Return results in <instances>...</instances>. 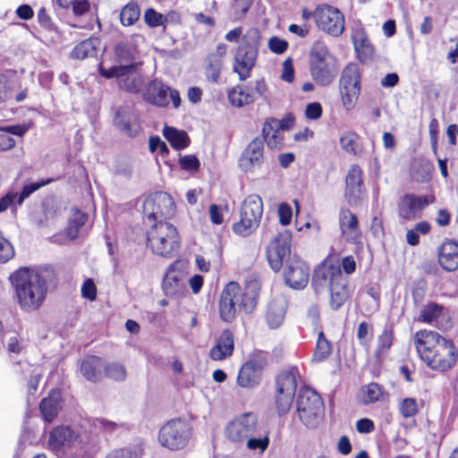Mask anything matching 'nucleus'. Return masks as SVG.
<instances>
[{"label":"nucleus","mask_w":458,"mask_h":458,"mask_svg":"<svg viewBox=\"0 0 458 458\" xmlns=\"http://www.w3.org/2000/svg\"><path fill=\"white\" fill-rule=\"evenodd\" d=\"M148 149L151 153L158 152V154L162 157L164 159L165 165L167 166H172V163L170 160L166 159L167 155L169 154L170 150L167 147L166 143L162 140V139L157 135L150 136L148 139Z\"/></svg>","instance_id":"nucleus-46"},{"label":"nucleus","mask_w":458,"mask_h":458,"mask_svg":"<svg viewBox=\"0 0 458 458\" xmlns=\"http://www.w3.org/2000/svg\"><path fill=\"white\" fill-rule=\"evenodd\" d=\"M416 180L427 181L430 177L431 165L428 162H417L412 166Z\"/></svg>","instance_id":"nucleus-56"},{"label":"nucleus","mask_w":458,"mask_h":458,"mask_svg":"<svg viewBox=\"0 0 458 458\" xmlns=\"http://www.w3.org/2000/svg\"><path fill=\"white\" fill-rule=\"evenodd\" d=\"M227 51L226 45L220 43L217 45L216 52L208 55L205 66V75L208 81L217 82L222 67L223 56Z\"/></svg>","instance_id":"nucleus-26"},{"label":"nucleus","mask_w":458,"mask_h":458,"mask_svg":"<svg viewBox=\"0 0 458 458\" xmlns=\"http://www.w3.org/2000/svg\"><path fill=\"white\" fill-rule=\"evenodd\" d=\"M114 123L117 129L131 138L138 134L139 125L132 123V114L128 106L117 107L114 117Z\"/></svg>","instance_id":"nucleus-27"},{"label":"nucleus","mask_w":458,"mask_h":458,"mask_svg":"<svg viewBox=\"0 0 458 458\" xmlns=\"http://www.w3.org/2000/svg\"><path fill=\"white\" fill-rule=\"evenodd\" d=\"M353 44L355 49L358 53L362 49L366 54H370L372 52V46L369 43V40L363 34H357L353 38Z\"/></svg>","instance_id":"nucleus-62"},{"label":"nucleus","mask_w":458,"mask_h":458,"mask_svg":"<svg viewBox=\"0 0 458 458\" xmlns=\"http://www.w3.org/2000/svg\"><path fill=\"white\" fill-rule=\"evenodd\" d=\"M314 19L318 27L331 36H340L344 30V16L334 6L318 5L314 12Z\"/></svg>","instance_id":"nucleus-14"},{"label":"nucleus","mask_w":458,"mask_h":458,"mask_svg":"<svg viewBox=\"0 0 458 458\" xmlns=\"http://www.w3.org/2000/svg\"><path fill=\"white\" fill-rule=\"evenodd\" d=\"M286 312V301L283 297L275 298L267 307V321L271 328H277L284 319Z\"/></svg>","instance_id":"nucleus-32"},{"label":"nucleus","mask_w":458,"mask_h":458,"mask_svg":"<svg viewBox=\"0 0 458 458\" xmlns=\"http://www.w3.org/2000/svg\"><path fill=\"white\" fill-rule=\"evenodd\" d=\"M106 458H140V452L136 448H123L111 453Z\"/></svg>","instance_id":"nucleus-64"},{"label":"nucleus","mask_w":458,"mask_h":458,"mask_svg":"<svg viewBox=\"0 0 458 458\" xmlns=\"http://www.w3.org/2000/svg\"><path fill=\"white\" fill-rule=\"evenodd\" d=\"M333 347L331 343L326 338L324 333L321 331L318 336L312 360L315 362L324 361L330 356Z\"/></svg>","instance_id":"nucleus-44"},{"label":"nucleus","mask_w":458,"mask_h":458,"mask_svg":"<svg viewBox=\"0 0 458 458\" xmlns=\"http://www.w3.org/2000/svg\"><path fill=\"white\" fill-rule=\"evenodd\" d=\"M339 226L342 235L345 237L347 242L358 243L360 239V232L359 230V221L351 210L343 208L339 213Z\"/></svg>","instance_id":"nucleus-22"},{"label":"nucleus","mask_w":458,"mask_h":458,"mask_svg":"<svg viewBox=\"0 0 458 458\" xmlns=\"http://www.w3.org/2000/svg\"><path fill=\"white\" fill-rule=\"evenodd\" d=\"M18 206L17 192L10 191L0 199V214L9 208L11 209H16Z\"/></svg>","instance_id":"nucleus-57"},{"label":"nucleus","mask_w":458,"mask_h":458,"mask_svg":"<svg viewBox=\"0 0 458 458\" xmlns=\"http://www.w3.org/2000/svg\"><path fill=\"white\" fill-rule=\"evenodd\" d=\"M169 89L170 87L165 84L162 80L154 78L146 84L142 98L148 104L157 107H166L169 105Z\"/></svg>","instance_id":"nucleus-19"},{"label":"nucleus","mask_w":458,"mask_h":458,"mask_svg":"<svg viewBox=\"0 0 458 458\" xmlns=\"http://www.w3.org/2000/svg\"><path fill=\"white\" fill-rule=\"evenodd\" d=\"M187 264L188 263L185 260L176 259L168 267L165 274L178 276L179 279L182 280Z\"/></svg>","instance_id":"nucleus-61"},{"label":"nucleus","mask_w":458,"mask_h":458,"mask_svg":"<svg viewBox=\"0 0 458 458\" xmlns=\"http://www.w3.org/2000/svg\"><path fill=\"white\" fill-rule=\"evenodd\" d=\"M199 160L195 155L182 156L179 154V165L182 170L197 171L199 166Z\"/></svg>","instance_id":"nucleus-55"},{"label":"nucleus","mask_w":458,"mask_h":458,"mask_svg":"<svg viewBox=\"0 0 458 458\" xmlns=\"http://www.w3.org/2000/svg\"><path fill=\"white\" fill-rule=\"evenodd\" d=\"M80 436L69 426H58L52 429L49 434L48 445L55 452L64 447H71L79 443Z\"/></svg>","instance_id":"nucleus-20"},{"label":"nucleus","mask_w":458,"mask_h":458,"mask_svg":"<svg viewBox=\"0 0 458 458\" xmlns=\"http://www.w3.org/2000/svg\"><path fill=\"white\" fill-rule=\"evenodd\" d=\"M438 262L446 271H454L458 267V243L454 241L445 242L438 251Z\"/></svg>","instance_id":"nucleus-28"},{"label":"nucleus","mask_w":458,"mask_h":458,"mask_svg":"<svg viewBox=\"0 0 458 458\" xmlns=\"http://www.w3.org/2000/svg\"><path fill=\"white\" fill-rule=\"evenodd\" d=\"M296 411L301 423L307 428H315L324 415V403L320 395L310 387L299 390L296 399Z\"/></svg>","instance_id":"nucleus-7"},{"label":"nucleus","mask_w":458,"mask_h":458,"mask_svg":"<svg viewBox=\"0 0 458 458\" xmlns=\"http://www.w3.org/2000/svg\"><path fill=\"white\" fill-rule=\"evenodd\" d=\"M54 2L61 8H72V13L76 17L86 14L90 9L89 0H54Z\"/></svg>","instance_id":"nucleus-45"},{"label":"nucleus","mask_w":458,"mask_h":458,"mask_svg":"<svg viewBox=\"0 0 458 458\" xmlns=\"http://www.w3.org/2000/svg\"><path fill=\"white\" fill-rule=\"evenodd\" d=\"M105 375L115 381H123L127 373L124 366L119 362H111L104 368Z\"/></svg>","instance_id":"nucleus-50"},{"label":"nucleus","mask_w":458,"mask_h":458,"mask_svg":"<svg viewBox=\"0 0 458 458\" xmlns=\"http://www.w3.org/2000/svg\"><path fill=\"white\" fill-rule=\"evenodd\" d=\"M234 347L233 336L231 331L225 330L216 344L210 350L209 356L214 360H221L233 353Z\"/></svg>","instance_id":"nucleus-31"},{"label":"nucleus","mask_w":458,"mask_h":458,"mask_svg":"<svg viewBox=\"0 0 458 458\" xmlns=\"http://www.w3.org/2000/svg\"><path fill=\"white\" fill-rule=\"evenodd\" d=\"M99 73L101 76H103L106 79H113V78H122L125 75L129 74L128 69L118 64V65H113L108 69L100 68Z\"/></svg>","instance_id":"nucleus-54"},{"label":"nucleus","mask_w":458,"mask_h":458,"mask_svg":"<svg viewBox=\"0 0 458 458\" xmlns=\"http://www.w3.org/2000/svg\"><path fill=\"white\" fill-rule=\"evenodd\" d=\"M118 87L120 89L129 93L139 91V82L136 77L125 75L120 78L118 81Z\"/></svg>","instance_id":"nucleus-58"},{"label":"nucleus","mask_w":458,"mask_h":458,"mask_svg":"<svg viewBox=\"0 0 458 458\" xmlns=\"http://www.w3.org/2000/svg\"><path fill=\"white\" fill-rule=\"evenodd\" d=\"M338 278L329 285L332 310H338L349 298L348 278L342 273H337Z\"/></svg>","instance_id":"nucleus-25"},{"label":"nucleus","mask_w":458,"mask_h":458,"mask_svg":"<svg viewBox=\"0 0 458 458\" xmlns=\"http://www.w3.org/2000/svg\"><path fill=\"white\" fill-rule=\"evenodd\" d=\"M175 214V204L165 191H156L146 197L143 202V215L149 223L168 221Z\"/></svg>","instance_id":"nucleus-10"},{"label":"nucleus","mask_w":458,"mask_h":458,"mask_svg":"<svg viewBox=\"0 0 458 458\" xmlns=\"http://www.w3.org/2000/svg\"><path fill=\"white\" fill-rule=\"evenodd\" d=\"M278 216L281 225H287L291 223L293 210L289 204L281 203L278 206Z\"/></svg>","instance_id":"nucleus-63"},{"label":"nucleus","mask_w":458,"mask_h":458,"mask_svg":"<svg viewBox=\"0 0 458 458\" xmlns=\"http://www.w3.org/2000/svg\"><path fill=\"white\" fill-rule=\"evenodd\" d=\"M267 366V359L265 354L259 352L254 354L240 369L237 383L244 388H252L258 386L261 380L262 371Z\"/></svg>","instance_id":"nucleus-15"},{"label":"nucleus","mask_w":458,"mask_h":458,"mask_svg":"<svg viewBox=\"0 0 458 458\" xmlns=\"http://www.w3.org/2000/svg\"><path fill=\"white\" fill-rule=\"evenodd\" d=\"M14 256V249L9 240L0 232V263H5Z\"/></svg>","instance_id":"nucleus-53"},{"label":"nucleus","mask_w":458,"mask_h":458,"mask_svg":"<svg viewBox=\"0 0 458 458\" xmlns=\"http://www.w3.org/2000/svg\"><path fill=\"white\" fill-rule=\"evenodd\" d=\"M337 62L321 40L316 41L310 54V71L313 81L319 86L333 82L338 73Z\"/></svg>","instance_id":"nucleus-5"},{"label":"nucleus","mask_w":458,"mask_h":458,"mask_svg":"<svg viewBox=\"0 0 458 458\" xmlns=\"http://www.w3.org/2000/svg\"><path fill=\"white\" fill-rule=\"evenodd\" d=\"M181 279L178 276H171L165 274L163 279L162 288L165 294L168 297H173L178 293L182 289Z\"/></svg>","instance_id":"nucleus-49"},{"label":"nucleus","mask_w":458,"mask_h":458,"mask_svg":"<svg viewBox=\"0 0 458 458\" xmlns=\"http://www.w3.org/2000/svg\"><path fill=\"white\" fill-rule=\"evenodd\" d=\"M89 216L87 213L81 210H75L74 213L68 220L66 227V235L71 240L78 238L82 226L86 224Z\"/></svg>","instance_id":"nucleus-42"},{"label":"nucleus","mask_w":458,"mask_h":458,"mask_svg":"<svg viewBox=\"0 0 458 458\" xmlns=\"http://www.w3.org/2000/svg\"><path fill=\"white\" fill-rule=\"evenodd\" d=\"M264 142L262 139L255 138L245 148L240 160V167L245 171H251L254 167H259L264 160Z\"/></svg>","instance_id":"nucleus-21"},{"label":"nucleus","mask_w":458,"mask_h":458,"mask_svg":"<svg viewBox=\"0 0 458 458\" xmlns=\"http://www.w3.org/2000/svg\"><path fill=\"white\" fill-rule=\"evenodd\" d=\"M228 100L232 106L242 107L255 101V95L250 92L248 87L236 86L228 92Z\"/></svg>","instance_id":"nucleus-39"},{"label":"nucleus","mask_w":458,"mask_h":458,"mask_svg":"<svg viewBox=\"0 0 458 458\" xmlns=\"http://www.w3.org/2000/svg\"><path fill=\"white\" fill-rule=\"evenodd\" d=\"M244 443L249 450L258 451L263 454L267 449L270 443L269 431L258 428L255 434H251V437H249Z\"/></svg>","instance_id":"nucleus-41"},{"label":"nucleus","mask_w":458,"mask_h":458,"mask_svg":"<svg viewBox=\"0 0 458 458\" xmlns=\"http://www.w3.org/2000/svg\"><path fill=\"white\" fill-rule=\"evenodd\" d=\"M360 139V135L353 131L344 132L339 140L341 148L348 154L360 156L362 153Z\"/></svg>","instance_id":"nucleus-40"},{"label":"nucleus","mask_w":458,"mask_h":458,"mask_svg":"<svg viewBox=\"0 0 458 458\" xmlns=\"http://www.w3.org/2000/svg\"><path fill=\"white\" fill-rule=\"evenodd\" d=\"M337 273H342L340 267L326 262L319 264L314 270L311 279V285L315 292L319 293L327 281L329 285L335 281L338 278Z\"/></svg>","instance_id":"nucleus-24"},{"label":"nucleus","mask_w":458,"mask_h":458,"mask_svg":"<svg viewBox=\"0 0 458 458\" xmlns=\"http://www.w3.org/2000/svg\"><path fill=\"white\" fill-rule=\"evenodd\" d=\"M433 200L434 198L429 199L428 196L405 194L398 203V215L406 221L419 218L421 211Z\"/></svg>","instance_id":"nucleus-18"},{"label":"nucleus","mask_w":458,"mask_h":458,"mask_svg":"<svg viewBox=\"0 0 458 458\" xmlns=\"http://www.w3.org/2000/svg\"><path fill=\"white\" fill-rule=\"evenodd\" d=\"M400 413L405 419L415 416L419 411L418 403L415 398H404L399 407Z\"/></svg>","instance_id":"nucleus-51"},{"label":"nucleus","mask_w":458,"mask_h":458,"mask_svg":"<svg viewBox=\"0 0 458 458\" xmlns=\"http://www.w3.org/2000/svg\"><path fill=\"white\" fill-rule=\"evenodd\" d=\"M260 34L258 29L250 28L243 35L238 47L233 64V72L239 74L241 81H245L250 76V72L255 66L259 53Z\"/></svg>","instance_id":"nucleus-6"},{"label":"nucleus","mask_w":458,"mask_h":458,"mask_svg":"<svg viewBox=\"0 0 458 458\" xmlns=\"http://www.w3.org/2000/svg\"><path fill=\"white\" fill-rule=\"evenodd\" d=\"M9 280L21 310L32 312L42 306L48 290L47 279L43 274L24 267L12 273Z\"/></svg>","instance_id":"nucleus-2"},{"label":"nucleus","mask_w":458,"mask_h":458,"mask_svg":"<svg viewBox=\"0 0 458 458\" xmlns=\"http://www.w3.org/2000/svg\"><path fill=\"white\" fill-rule=\"evenodd\" d=\"M99 43V38L93 37L82 40L73 47L71 56L81 60L93 57L97 55Z\"/></svg>","instance_id":"nucleus-36"},{"label":"nucleus","mask_w":458,"mask_h":458,"mask_svg":"<svg viewBox=\"0 0 458 458\" xmlns=\"http://www.w3.org/2000/svg\"><path fill=\"white\" fill-rule=\"evenodd\" d=\"M262 133L264 137L262 139L263 141L265 140L270 148H276L282 140L279 120L275 118L267 120L263 125Z\"/></svg>","instance_id":"nucleus-37"},{"label":"nucleus","mask_w":458,"mask_h":458,"mask_svg":"<svg viewBox=\"0 0 458 458\" xmlns=\"http://www.w3.org/2000/svg\"><path fill=\"white\" fill-rule=\"evenodd\" d=\"M147 246L156 255L173 257L180 248V236L176 227L168 221L150 225L147 232Z\"/></svg>","instance_id":"nucleus-4"},{"label":"nucleus","mask_w":458,"mask_h":458,"mask_svg":"<svg viewBox=\"0 0 458 458\" xmlns=\"http://www.w3.org/2000/svg\"><path fill=\"white\" fill-rule=\"evenodd\" d=\"M445 308L434 301H428L425 305H423L420 309L418 321L432 324L437 322L439 318H441L445 313Z\"/></svg>","instance_id":"nucleus-38"},{"label":"nucleus","mask_w":458,"mask_h":458,"mask_svg":"<svg viewBox=\"0 0 458 458\" xmlns=\"http://www.w3.org/2000/svg\"><path fill=\"white\" fill-rule=\"evenodd\" d=\"M263 215V201L257 194H250L242 201L240 220L233 225L234 233L249 236L259 226Z\"/></svg>","instance_id":"nucleus-8"},{"label":"nucleus","mask_w":458,"mask_h":458,"mask_svg":"<svg viewBox=\"0 0 458 458\" xmlns=\"http://www.w3.org/2000/svg\"><path fill=\"white\" fill-rule=\"evenodd\" d=\"M412 342L420 360L437 372L451 369L457 361V349L454 342L433 330L422 329L412 336Z\"/></svg>","instance_id":"nucleus-1"},{"label":"nucleus","mask_w":458,"mask_h":458,"mask_svg":"<svg viewBox=\"0 0 458 458\" xmlns=\"http://www.w3.org/2000/svg\"><path fill=\"white\" fill-rule=\"evenodd\" d=\"M260 284L252 280L242 289L236 282L228 283L222 291L219 300V315L225 322H232L238 311L250 314L254 311L259 296Z\"/></svg>","instance_id":"nucleus-3"},{"label":"nucleus","mask_w":458,"mask_h":458,"mask_svg":"<svg viewBox=\"0 0 458 458\" xmlns=\"http://www.w3.org/2000/svg\"><path fill=\"white\" fill-rule=\"evenodd\" d=\"M258 429V417L246 412L233 420L225 428V437L235 444H243Z\"/></svg>","instance_id":"nucleus-13"},{"label":"nucleus","mask_w":458,"mask_h":458,"mask_svg":"<svg viewBox=\"0 0 458 458\" xmlns=\"http://www.w3.org/2000/svg\"><path fill=\"white\" fill-rule=\"evenodd\" d=\"M102 358L96 355L85 357L80 363V372L89 381L96 383L101 379Z\"/></svg>","instance_id":"nucleus-30"},{"label":"nucleus","mask_w":458,"mask_h":458,"mask_svg":"<svg viewBox=\"0 0 458 458\" xmlns=\"http://www.w3.org/2000/svg\"><path fill=\"white\" fill-rule=\"evenodd\" d=\"M191 431L192 427L187 420L172 419L159 429L158 441L169 450H181L188 445Z\"/></svg>","instance_id":"nucleus-9"},{"label":"nucleus","mask_w":458,"mask_h":458,"mask_svg":"<svg viewBox=\"0 0 458 458\" xmlns=\"http://www.w3.org/2000/svg\"><path fill=\"white\" fill-rule=\"evenodd\" d=\"M177 14L175 13H171L166 16H164L163 14L157 13L153 8H148L146 10L144 13V20L147 25L150 28H156L161 25H165L168 19H173Z\"/></svg>","instance_id":"nucleus-47"},{"label":"nucleus","mask_w":458,"mask_h":458,"mask_svg":"<svg viewBox=\"0 0 458 458\" xmlns=\"http://www.w3.org/2000/svg\"><path fill=\"white\" fill-rule=\"evenodd\" d=\"M388 396L389 394L384 386L377 383L365 385L360 391V403L364 405L386 401Z\"/></svg>","instance_id":"nucleus-33"},{"label":"nucleus","mask_w":458,"mask_h":458,"mask_svg":"<svg viewBox=\"0 0 458 458\" xmlns=\"http://www.w3.org/2000/svg\"><path fill=\"white\" fill-rule=\"evenodd\" d=\"M296 389V373L293 369L283 371L276 376L275 403L279 416L289 411Z\"/></svg>","instance_id":"nucleus-11"},{"label":"nucleus","mask_w":458,"mask_h":458,"mask_svg":"<svg viewBox=\"0 0 458 458\" xmlns=\"http://www.w3.org/2000/svg\"><path fill=\"white\" fill-rule=\"evenodd\" d=\"M360 75L358 64L352 63L346 65L339 81V88L342 103L347 110L354 107L355 101L360 94Z\"/></svg>","instance_id":"nucleus-12"},{"label":"nucleus","mask_w":458,"mask_h":458,"mask_svg":"<svg viewBox=\"0 0 458 458\" xmlns=\"http://www.w3.org/2000/svg\"><path fill=\"white\" fill-rule=\"evenodd\" d=\"M292 233L288 230L279 233L267 247V259L274 271H279L291 253Z\"/></svg>","instance_id":"nucleus-16"},{"label":"nucleus","mask_w":458,"mask_h":458,"mask_svg":"<svg viewBox=\"0 0 458 458\" xmlns=\"http://www.w3.org/2000/svg\"><path fill=\"white\" fill-rule=\"evenodd\" d=\"M62 408V396L58 390H53L47 397H45L39 404V410L43 419L51 422L59 413Z\"/></svg>","instance_id":"nucleus-29"},{"label":"nucleus","mask_w":458,"mask_h":458,"mask_svg":"<svg viewBox=\"0 0 458 458\" xmlns=\"http://www.w3.org/2000/svg\"><path fill=\"white\" fill-rule=\"evenodd\" d=\"M162 133L171 147L176 150L183 149L190 145V137L183 130H179L173 126L165 125Z\"/></svg>","instance_id":"nucleus-34"},{"label":"nucleus","mask_w":458,"mask_h":458,"mask_svg":"<svg viewBox=\"0 0 458 458\" xmlns=\"http://www.w3.org/2000/svg\"><path fill=\"white\" fill-rule=\"evenodd\" d=\"M140 8L135 3L127 4L120 13V21L123 26L134 24L140 18Z\"/></svg>","instance_id":"nucleus-48"},{"label":"nucleus","mask_w":458,"mask_h":458,"mask_svg":"<svg viewBox=\"0 0 458 458\" xmlns=\"http://www.w3.org/2000/svg\"><path fill=\"white\" fill-rule=\"evenodd\" d=\"M285 284L295 290L303 289L310 278V268L306 262L293 255L285 261L284 270Z\"/></svg>","instance_id":"nucleus-17"},{"label":"nucleus","mask_w":458,"mask_h":458,"mask_svg":"<svg viewBox=\"0 0 458 458\" xmlns=\"http://www.w3.org/2000/svg\"><path fill=\"white\" fill-rule=\"evenodd\" d=\"M394 332L392 327H386L377 339V352H387L393 344Z\"/></svg>","instance_id":"nucleus-52"},{"label":"nucleus","mask_w":458,"mask_h":458,"mask_svg":"<svg viewBox=\"0 0 458 458\" xmlns=\"http://www.w3.org/2000/svg\"><path fill=\"white\" fill-rule=\"evenodd\" d=\"M30 126L28 124H9V125H1L0 132H4V134L15 135L18 137H23L24 134L29 131Z\"/></svg>","instance_id":"nucleus-59"},{"label":"nucleus","mask_w":458,"mask_h":458,"mask_svg":"<svg viewBox=\"0 0 458 458\" xmlns=\"http://www.w3.org/2000/svg\"><path fill=\"white\" fill-rule=\"evenodd\" d=\"M54 181L55 179L51 177L40 179L37 182L26 181L23 183L20 193H17L18 205H22L24 200L28 199L32 193L38 191L42 187L52 183Z\"/></svg>","instance_id":"nucleus-43"},{"label":"nucleus","mask_w":458,"mask_h":458,"mask_svg":"<svg viewBox=\"0 0 458 458\" xmlns=\"http://www.w3.org/2000/svg\"><path fill=\"white\" fill-rule=\"evenodd\" d=\"M345 198L349 204L360 199L362 189V171L358 165H352L345 178Z\"/></svg>","instance_id":"nucleus-23"},{"label":"nucleus","mask_w":458,"mask_h":458,"mask_svg":"<svg viewBox=\"0 0 458 458\" xmlns=\"http://www.w3.org/2000/svg\"><path fill=\"white\" fill-rule=\"evenodd\" d=\"M81 296L89 301H94L97 298V287L91 278H87L81 285Z\"/></svg>","instance_id":"nucleus-60"},{"label":"nucleus","mask_w":458,"mask_h":458,"mask_svg":"<svg viewBox=\"0 0 458 458\" xmlns=\"http://www.w3.org/2000/svg\"><path fill=\"white\" fill-rule=\"evenodd\" d=\"M115 61L122 66L128 69L131 73L137 68L134 54L131 46L127 43L121 42L114 48Z\"/></svg>","instance_id":"nucleus-35"}]
</instances>
